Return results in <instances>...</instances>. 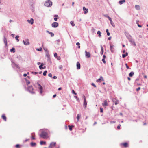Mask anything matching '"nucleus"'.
<instances>
[{
    "instance_id": "63",
    "label": "nucleus",
    "mask_w": 148,
    "mask_h": 148,
    "mask_svg": "<svg viewBox=\"0 0 148 148\" xmlns=\"http://www.w3.org/2000/svg\"><path fill=\"white\" fill-rule=\"evenodd\" d=\"M127 79L129 81L131 79V78L129 77H128Z\"/></svg>"
},
{
    "instance_id": "61",
    "label": "nucleus",
    "mask_w": 148,
    "mask_h": 148,
    "mask_svg": "<svg viewBox=\"0 0 148 148\" xmlns=\"http://www.w3.org/2000/svg\"><path fill=\"white\" fill-rule=\"evenodd\" d=\"M74 97L76 99H78V97H77V96H74Z\"/></svg>"
},
{
    "instance_id": "21",
    "label": "nucleus",
    "mask_w": 148,
    "mask_h": 148,
    "mask_svg": "<svg viewBox=\"0 0 148 148\" xmlns=\"http://www.w3.org/2000/svg\"><path fill=\"white\" fill-rule=\"evenodd\" d=\"M68 127H69V130H70L72 131V128L74 127V126H73V125H72V126L69 125Z\"/></svg>"
},
{
    "instance_id": "4",
    "label": "nucleus",
    "mask_w": 148,
    "mask_h": 148,
    "mask_svg": "<svg viewBox=\"0 0 148 148\" xmlns=\"http://www.w3.org/2000/svg\"><path fill=\"white\" fill-rule=\"evenodd\" d=\"M33 88L32 86H30L28 88V91L32 94L34 93V92L33 91Z\"/></svg>"
},
{
    "instance_id": "40",
    "label": "nucleus",
    "mask_w": 148,
    "mask_h": 148,
    "mask_svg": "<svg viewBox=\"0 0 148 148\" xmlns=\"http://www.w3.org/2000/svg\"><path fill=\"white\" fill-rule=\"evenodd\" d=\"M76 45L77 46H78V48H80V44L79 42H77L76 44Z\"/></svg>"
},
{
    "instance_id": "28",
    "label": "nucleus",
    "mask_w": 148,
    "mask_h": 148,
    "mask_svg": "<svg viewBox=\"0 0 148 148\" xmlns=\"http://www.w3.org/2000/svg\"><path fill=\"white\" fill-rule=\"evenodd\" d=\"M46 143V142L45 141H41L40 142V144L41 145H42L43 144H45Z\"/></svg>"
},
{
    "instance_id": "19",
    "label": "nucleus",
    "mask_w": 148,
    "mask_h": 148,
    "mask_svg": "<svg viewBox=\"0 0 148 148\" xmlns=\"http://www.w3.org/2000/svg\"><path fill=\"white\" fill-rule=\"evenodd\" d=\"M136 9L137 10H139L140 9V7L139 5H136L135 6Z\"/></svg>"
},
{
    "instance_id": "64",
    "label": "nucleus",
    "mask_w": 148,
    "mask_h": 148,
    "mask_svg": "<svg viewBox=\"0 0 148 148\" xmlns=\"http://www.w3.org/2000/svg\"><path fill=\"white\" fill-rule=\"evenodd\" d=\"M111 37H109L108 38V39L109 40H111Z\"/></svg>"
},
{
    "instance_id": "12",
    "label": "nucleus",
    "mask_w": 148,
    "mask_h": 148,
    "mask_svg": "<svg viewBox=\"0 0 148 148\" xmlns=\"http://www.w3.org/2000/svg\"><path fill=\"white\" fill-rule=\"evenodd\" d=\"M103 106L105 108H106V106H108V103L106 100L104 101V103L102 104Z\"/></svg>"
},
{
    "instance_id": "7",
    "label": "nucleus",
    "mask_w": 148,
    "mask_h": 148,
    "mask_svg": "<svg viewBox=\"0 0 148 148\" xmlns=\"http://www.w3.org/2000/svg\"><path fill=\"white\" fill-rule=\"evenodd\" d=\"M84 106L85 108H86L87 105V103L86 99L85 96L84 95Z\"/></svg>"
},
{
    "instance_id": "30",
    "label": "nucleus",
    "mask_w": 148,
    "mask_h": 148,
    "mask_svg": "<svg viewBox=\"0 0 148 148\" xmlns=\"http://www.w3.org/2000/svg\"><path fill=\"white\" fill-rule=\"evenodd\" d=\"M36 145V144L35 143L31 142V145L32 146H35Z\"/></svg>"
},
{
    "instance_id": "29",
    "label": "nucleus",
    "mask_w": 148,
    "mask_h": 148,
    "mask_svg": "<svg viewBox=\"0 0 148 148\" xmlns=\"http://www.w3.org/2000/svg\"><path fill=\"white\" fill-rule=\"evenodd\" d=\"M97 33L99 37H100L101 36V32L100 31H97Z\"/></svg>"
},
{
    "instance_id": "10",
    "label": "nucleus",
    "mask_w": 148,
    "mask_h": 148,
    "mask_svg": "<svg viewBox=\"0 0 148 148\" xmlns=\"http://www.w3.org/2000/svg\"><path fill=\"white\" fill-rule=\"evenodd\" d=\"M112 101L115 103V104L116 105H117L119 103V100L116 99V98L113 99L112 100Z\"/></svg>"
},
{
    "instance_id": "48",
    "label": "nucleus",
    "mask_w": 148,
    "mask_h": 148,
    "mask_svg": "<svg viewBox=\"0 0 148 148\" xmlns=\"http://www.w3.org/2000/svg\"><path fill=\"white\" fill-rule=\"evenodd\" d=\"M100 112L101 113L103 112V109L101 108H100Z\"/></svg>"
},
{
    "instance_id": "59",
    "label": "nucleus",
    "mask_w": 148,
    "mask_h": 148,
    "mask_svg": "<svg viewBox=\"0 0 148 148\" xmlns=\"http://www.w3.org/2000/svg\"><path fill=\"white\" fill-rule=\"evenodd\" d=\"M27 76V74H23V76L24 77H26Z\"/></svg>"
},
{
    "instance_id": "54",
    "label": "nucleus",
    "mask_w": 148,
    "mask_h": 148,
    "mask_svg": "<svg viewBox=\"0 0 148 148\" xmlns=\"http://www.w3.org/2000/svg\"><path fill=\"white\" fill-rule=\"evenodd\" d=\"M54 17L56 18H59V17L58 16V15H55L54 16Z\"/></svg>"
},
{
    "instance_id": "32",
    "label": "nucleus",
    "mask_w": 148,
    "mask_h": 148,
    "mask_svg": "<svg viewBox=\"0 0 148 148\" xmlns=\"http://www.w3.org/2000/svg\"><path fill=\"white\" fill-rule=\"evenodd\" d=\"M110 49L112 52H113L114 51L113 50V46L112 45H110Z\"/></svg>"
},
{
    "instance_id": "17",
    "label": "nucleus",
    "mask_w": 148,
    "mask_h": 148,
    "mask_svg": "<svg viewBox=\"0 0 148 148\" xmlns=\"http://www.w3.org/2000/svg\"><path fill=\"white\" fill-rule=\"evenodd\" d=\"M1 117L5 121H6V117L5 114L2 115Z\"/></svg>"
},
{
    "instance_id": "55",
    "label": "nucleus",
    "mask_w": 148,
    "mask_h": 148,
    "mask_svg": "<svg viewBox=\"0 0 148 148\" xmlns=\"http://www.w3.org/2000/svg\"><path fill=\"white\" fill-rule=\"evenodd\" d=\"M121 125L119 124V125L117 126V128L118 129H120V128Z\"/></svg>"
},
{
    "instance_id": "50",
    "label": "nucleus",
    "mask_w": 148,
    "mask_h": 148,
    "mask_svg": "<svg viewBox=\"0 0 148 148\" xmlns=\"http://www.w3.org/2000/svg\"><path fill=\"white\" fill-rule=\"evenodd\" d=\"M48 76L49 77H52V74L51 73H50L48 74Z\"/></svg>"
},
{
    "instance_id": "1",
    "label": "nucleus",
    "mask_w": 148,
    "mask_h": 148,
    "mask_svg": "<svg viewBox=\"0 0 148 148\" xmlns=\"http://www.w3.org/2000/svg\"><path fill=\"white\" fill-rule=\"evenodd\" d=\"M40 136L45 139H47L49 138L47 132L45 131H42L40 135Z\"/></svg>"
},
{
    "instance_id": "37",
    "label": "nucleus",
    "mask_w": 148,
    "mask_h": 148,
    "mask_svg": "<svg viewBox=\"0 0 148 148\" xmlns=\"http://www.w3.org/2000/svg\"><path fill=\"white\" fill-rule=\"evenodd\" d=\"M43 66L42 64H41V65H40L39 66V68L40 69H43V68L42 67V66Z\"/></svg>"
},
{
    "instance_id": "62",
    "label": "nucleus",
    "mask_w": 148,
    "mask_h": 148,
    "mask_svg": "<svg viewBox=\"0 0 148 148\" xmlns=\"http://www.w3.org/2000/svg\"><path fill=\"white\" fill-rule=\"evenodd\" d=\"M103 59H105V58H106V56L105 55H103Z\"/></svg>"
},
{
    "instance_id": "56",
    "label": "nucleus",
    "mask_w": 148,
    "mask_h": 148,
    "mask_svg": "<svg viewBox=\"0 0 148 148\" xmlns=\"http://www.w3.org/2000/svg\"><path fill=\"white\" fill-rule=\"evenodd\" d=\"M53 78L54 79H56L57 78V77L56 76H54L53 77Z\"/></svg>"
},
{
    "instance_id": "49",
    "label": "nucleus",
    "mask_w": 148,
    "mask_h": 148,
    "mask_svg": "<svg viewBox=\"0 0 148 148\" xmlns=\"http://www.w3.org/2000/svg\"><path fill=\"white\" fill-rule=\"evenodd\" d=\"M56 58L58 60H60L61 59L60 57L59 56H58Z\"/></svg>"
},
{
    "instance_id": "36",
    "label": "nucleus",
    "mask_w": 148,
    "mask_h": 148,
    "mask_svg": "<svg viewBox=\"0 0 148 148\" xmlns=\"http://www.w3.org/2000/svg\"><path fill=\"white\" fill-rule=\"evenodd\" d=\"M36 50L39 51H41L42 50V49L40 47V48L37 49Z\"/></svg>"
},
{
    "instance_id": "22",
    "label": "nucleus",
    "mask_w": 148,
    "mask_h": 148,
    "mask_svg": "<svg viewBox=\"0 0 148 148\" xmlns=\"http://www.w3.org/2000/svg\"><path fill=\"white\" fill-rule=\"evenodd\" d=\"M128 55V53L127 52H126L125 54H122V57L124 58L126 56H127Z\"/></svg>"
},
{
    "instance_id": "43",
    "label": "nucleus",
    "mask_w": 148,
    "mask_h": 148,
    "mask_svg": "<svg viewBox=\"0 0 148 148\" xmlns=\"http://www.w3.org/2000/svg\"><path fill=\"white\" fill-rule=\"evenodd\" d=\"M101 78L100 77V78H99L96 81V82H101L100 81L101 80Z\"/></svg>"
},
{
    "instance_id": "34",
    "label": "nucleus",
    "mask_w": 148,
    "mask_h": 148,
    "mask_svg": "<svg viewBox=\"0 0 148 148\" xmlns=\"http://www.w3.org/2000/svg\"><path fill=\"white\" fill-rule=\"evenodd\" d=\"M106 32L107 33V35L108 36H109L110 35V33L109 32L108 30V29H106Z\"/></svg>"
},
{
    "instance_id": "25",
    "label": "nucleus",
    "mask_w": 148,
    "mask_h": 148,
    "mask_svg": "<svg viewBox=\"0 0 148 148\" xmlns=\"http://www.w3.org/2000/svg\"><path fill=\"white\" fill-rule=\"evenodd\" d=\"M103 48L102 46L101 47V53L103 54Z\"/></svg>"
},
{
    "instance_id": "18",
    "label": "nucleus",
    "mask_w": 148,
    "mask_h": 148,
    "mask_svg": "<svg viewBox=\"0 0 148 148\" xmlns=\"http://www.w3.org/2000/svg\"><path fill=\"white\" fill-rule=\"evenodd\" d=\"M4 42L5 45L7 46V41L6 38L5 37H4Z\"/></svg>"
},
{
    "instance_id": "11",
    "label": "nucleus",
    "mask_w": 148,
    "mask_h": 148,
    "mask_svg": "<svg viewBox=\"0 0 148 148\" xmlns=\"http://www.w3.org/2000/svg\"><path fill=\"white\" fill-rule=\"evenodd\" d=\"M85 53L86 56L87 58H88L90 57V55L89 52H87L86 51H85Z\"/></svg>"
},
{
    "instance_id": "57",
    "label": "nucleus",
    "mask_w": 148,
    "mask_h": 148,
    "mask_svg": "<svg viewBox=\"0 0 148 148\" xmlns=\"http://www.w3.org/2000/svg\"><path fill=\"white\" fill-rule=\"evenodd\" d=\"M58 18H56V17H55V18H54V20L55 21H57V19H58Z\"/></svg>"
},
{
    "instance_id": "42",
    "label": "nucleus",
    "mask_w": 148,
    "mask_h": 148,
    "mask_svg": "<svg viewBox=\"0 0 148 148\" xmlns=\"http://www.w3.org/2000/svg\"><path fill=\"white\" fill-rule=\"evenodd\" d=\"M70 23L72 26H75V24L72 21H71Z\"/></svg>"
},
{
    "instance_id": "53",
    "label": "nucleus",
    "mask_w": 148,
    "mask_h": 148,
    "mask_svg": "<svg viewBox=\"0 0 148 148\" xmlns=\"http://www.w3.org/2000/svg\"><path fill=\"white\" fill-rule=\"evenodd\" d=\"M140 89V87H138L136 89V90L137 91H138Z\"/></svg>"
},
{
    "instance_id": "13",
    "label": "nucleus",
    "mask_w": 148,
    "mask_h": 148,
    "mask_svg": "<svg viewBox=\"0 0 148 148\" xmlns=\"http://www.w3.org/2000/svg\"><path fill=\"white\" fill-rule=\"evenodd\" d=\"M27 21L29 23L32 25L34 23V20L33 18H32L30 20H27Z\"/></svg>"
},
{
    "instance_id": "38",
    "label": "nucleus",
    "mask_w": 148,
    "mask_h": 148,
    "mask_svg": "<svg viewBox=\"0 0 148 148\" xmlns=\"http://www.w3.org/2000/svg\"><path fill=\"white\" fill-rule=\"evenodd\" d=\"M15 147L16 148H20V146L19 144H16L15 146Z\"/></svg>"
},
{
    "instance_id": "51",
    "label": "nucleus",
    "mask_w": 148,
    "mask_h": 148,
    "mask_svg": "<svg viewBox=\"0 0 148 148\" xmlns=\"http://www.w3.org/2000/svg\"><path fill=\"white\" fill-rule=\"evenodd\" d=\"M91 85H92V86H93L95 87H96V85L94 83H92L91 84Z\"/></svg>"
},
{
    "instance_id": "39",
    "label": "nucleus",
    "mask_w": 148,
    "mask_h": 148,
    "mask_svg": "<svg viewBox=\"0 0 148 148\" xmlns=\"http://www.w3.org/2000/svg\"><path fill=\"white\" fill-rule=\"evenodd\" d=\"M47 72V71H45L43 73V75L45 76L46 75V73Z\"/></svg>"
},
{
    "instance_id": "3",
    "label": "nucleus",
    "mask_w": 148,
    "mask_h": 148,
    "mask_svg": "<svg viewBox=\"0 0 148 148\" xmlns=\"http://www.w3.org/2000/svg\"><path fill=\"white\" fill-rule=\"evenodd\" d=\"M56 144V142H51L48 147L49 148H53L55 146Z\"/></svg>"
},
{
    "instance_id": "16",
    "label": "nucleus",
    "mask_w": 148,
    "mask_h": 148,
    "mask_svg": "<svg viewBox=\"0 0 148 148\" xmlns=\"http://www.w3.org/2000/svg\"><path fill=\"white\" fill-rule=\"evenodd\" d=\"M83 10L84 11V13L86 14L88 12V9H86L84 7H83Z\"/></svg>"
},
{
    "instance_id": "14",
    "label": "nucleus",
    "mask_w": 148,
    "mask_h": 148,
    "mask_svg": "<svg viewBox=\"0 0 148 148\" xmlns=\"http://www.w3.org/2000/svg\"><path fill=\"white\" fill-rule=\"evenodd\" d=\"M12 65L13 67H16L18 69H20V67H19V66L14 63H12Z\"/></svg>"
},
{
    "instance_id": "58",
    "label": "nucleus",
    "mask_w": 148,
    "mask_h": 148,
    "mask_svg": "<svg viewBox=\"0 0 148 148\" xmlns=\"http://www.w3.org/2000/svg\"><path fill=\"white\" fill-rule=\"evenodd\" d=\"M101 80L102 81H104L103 79V77L101 76Z\"/></svg>"
},
{
    "instance_id": "41",
    "label": "nucleus",
    "mask_w": 148,
    "mask_h": 148,
    "mask_svg": "<svg viewBox=\"0 0 148 148\" xmlns=\"http://www.w3.org/2000/svg\"><path fill=\"white\" fill-rule=\"evenodd\" d=\"M108 18L109 20L110 21L111 24H112V20L111 18L109 16H108Z\"/></svg>"
},
{
    "instance_id": "31",
    "label": "nucleus",
    "mask_w": 148,
    "mask_h": 148,
    "mask_svg": "<svg viewBox=\"0 0 148 148\" xmlns=\"http://www.w3.org/2000/svg\"><path fill=\"white\" fill-rule=\"evenodd\" d=\"M81 116V115L79 114H78L77 115V121H79V119L80 118Z\"/></svg>"
},
{
    "instance_id": "5",
    "label": "nucleus",
    "mask_w": 148,
    "mask_h": 148,
    "mask_svg": "<svg viewBox=\"0 0 148 148\" xmlns=\"http://www.w3.org/2000/svg\"><path fill=\"white\" fill-rule=\"evenodd\" d=\"M37 84L38 86H39L38 89L40 90V93L42 94L43 92V87L39 84L38 83Z\"/></svg>"
},
{
    "instance_id": "52",
    "label": "nucleus",
    "mask_w": 148,
    "mask_h": 148,
    "mask_svg": "<svg viewBox=\"0 0 148 148\" xmlns=\"http://www.w3.org/2000/svg\"><path fill=\"white\" fill-rule=\"evenodd\" d=\"M54 56L55 57L57 58L58 56L57 53H56L54 54Z\"/></svg>"
},
{
    "instance_id": "6",
    "label": "nucleus",
    "mask_w": 148,
    "mask_h": 148,
    "mask_svg": "<svg viewBox=\"0 0 148 148\" xmlns=\"http://www.w3.org/2000/svg\"><path fill=\"white\" fill-rule=\"evenodd\" d=\"M23 42L24 44L27 45H29V40L28 39H27L25 40H23Z\"/></svg>"
},
{
    "instance_id": "26",
    "label": "nucleus",
    "mask_w": 148,
    "mask_h": 148,
    "mask_svg": "<svg viewBox=\"0 0 148 148\" xmlns=\"http://www.w3.org/2000/svg\"><path fill=\"white\" fill-rule=\"evenodd\" d=\"M10 51L11 52H13V53H14L15 52V48L14 47H12L10 49Z\"/></svg>"
},
{
    "instance_id": "33",
    "label": "nucleus",
    "mask_w": 148,
    "mask_h": 148,
    "mask_svg": "<svg viewBox=\"0 0 148 148\" xmlns=\"http://www.w3.org/2000/svg\"><path fill=\"white\" fill-rule=\"evenodd\" d=\"M48 32L51 35V37L54 36V34L52 32L48 31Z\"/></svg>"
},
{
    "instance_id": "45",
    "label": "nucleus",
    "mask_w": 148,
    "mask_h": 148,
    "mask_svg": "<svg viewBox=\"0 0 148 148\" xmlns=\"http://www.w3.org/2000/svg\"><path fill=\"white\" fill-rule=\"evenodd\" d=\"M125 65L126 66V67L128 69H129L130 68L127 65V63L125 64Z\"/></svg>"
},
{
    "instance_id": "15",
    "label": "nucleus",
    "mask_w": 148,
    "mask_h": 148,
    "mask_svg": "<svg viewBox=\"0 0 148 148\" xmlns=\"http://www.w3.org/2000/svg\"><path fill=\"white\" fill-rule=\"evenodd\" d=\"M77 68L78 69H80V64L79 62H77Z\"/></svg>"
},
{
    "instance_id": "9",
    "label": "nucleus",
    "mask_w": 148,
    "mask_h": 148,
    "mask_svg": "<svg viewBox=\"0 0 148 148\" xmlns=\"http://www.w3.org/2000/svg\"><path fill=\"white\" fill-rule=\"evenodd\" d=\"M120 145L121 146H123L125 148L128 147V144L127 142L121 143L120 144Z\"/></svg>"
},
{
    "instance_id": "47",
    "label": "nucleus",
    "mask_w": 148,
    "mask_h": 148,
    "mask_svg": "<svg viewBox=\"0 0 148 148\" xmlns=\"http://www.w3.org/2000/svg\"><path fill=\"white\" fill-rule=\"evenodd\" d=\"M72 92L73 93H74L75 95H77V93L75 92L74 90H72Z\"/></svg>"
},
{
    "instance_id": "35",
    "label": "nucleus",
    "mask_w": 148,
    "mask_h": 148,
    "mask_svg": "<svg viewBox=\"0 0 148 148\" xmlns=\"http://www.w3.org/2000/svg\"><path fill=\"white\" fill-rule=\"evenodd\" d=\"M26 84L27 85H28V84H30V82L27 79H26Z\"/></svg>"
},
{
    "instance_id": "24",
    "label": "nucleus",
    "mask_w": 148,
    "mask_h": 148,
    "mask_svg": "<svg viewBox=\"0 0 148 148\" xmlns=\"http://www.w3.org/2000/svg\"><path fill=\"white\" fill-rule=\"evenodd\" d=\"M125 0H121L119 1V4L120 5H121L123 3H124L125 2Z\"/></svg>"
},
{
    "instance_id": "8",
    "label": "nucleus",
    "mask_w": 148,
    "mask_h": 148,
    "mask_svg": "<svg viewBox=\"0 0 148 148\" xmlns=\"http://www.w3.org/2000/svg\"><path fill=\"white\" fill-rule=\"evenodd\" d=\"M58 25V23L56 22H53L51 25L52 27H57Z\"/></svg>"
},
{
    "instance_id": "23",
    "label": "nucleus",
    "mask_w": 148,
    "mask_h": 148,
    "mask_svg": "<svg viewBox=\"0 0 148 148\" xmlns=\"http://www.w3.org/2000/svg\"><path fill=\"white\" fill-rule=\"evenodd\" d=\"M134 75V73L133 72H131L129 74V76L130 77H132Z\"/></svg>"
},
{
    "instance_id": "2",
    "label": "nucleus",
    "mask_w": 148,
    "mask_h": 148,
    "mask_svg": "<svg viewBox=\"0 0 148 148\" xmlns=\"http://www.w3.org/2000/svg\"><path fill=\"white\" fill-rule=\"evenodd\" d=\"M52 3L50 0L47 1L45 3V5L47 7H50L51 6Z\"/></svg>"
},
{
    "instance_id": "60",
    "label": "nucleus",
    "mask_w": 148,
    "mask_h": 148,
    "mask_svg": "<svg viewBox=\"0 0 148 148\" xmlns=\"http://www.w3.org/2000/svg\"><path fill=\"white\" fill-rule=\"evenodd\" d=\"M56 94H55V95H53V98H54L56 96Z\"/></svg>"
},
{
    "instance_id": "46",
    "label": "nucleus",
    "mask_w": 148,
    "mask_h": 148,
    "mask_svg": "<svg viewBox=\"0 0 148 148\" xmlns=\"http://www.w3.org/2000/svg\"><path fill=\"white\" fill-rule=\"evenodd\" d=\"M102 61L103 62V63L104 64H105L106 63V61H105L104 59H102Z\"/></svg>"
},
{
    "instance_id": "20",
    "label": "nucleus",
    "mask_w": 148,
    "mask_h": 148,
    "mask_svg": "<svg viewBox=\"0 0 148 148\" xmlns=\"http://www.w3.org/2000/svg\"><path fill=\"white\" fill-rule=\"evenodd\" d=\"M35 135L34 133H32V134L31 138L32 139H35Z\"/></svg>"
},
{
    "instance_id": "44",
    "label": "nucleus",
    "mask_w": 148,
    "mask_h": 148,
    "mask_svg": "<svg viewBox=\"0 0 148 148\" xmlns=\"http://www.w3.org/2000/svg\"><path fill=\"white\" fill-rule=\"evenodd\" d=\"M138 21H137L136 22V23L137 24V25H138V27H142L140 25H139L138 23Z\"/></svg>"
},
{
    "instance_id": "27",
    "label": "nucleus",
    "mask_w": 148,
    "mask_h": 148,
    "mask_svg": "<svg viewBox=\"0 0 148 148\" xmlns=\"http://www.w3.org/2000/svg\"><path fill=\"white\" fill-rule=\"evenodd\" d=\"M19 37V36L17 35L15 37V39L16 40L18 41V42L19 41V40L18 39V38Z\"/></svg>"
}]
</instances>
